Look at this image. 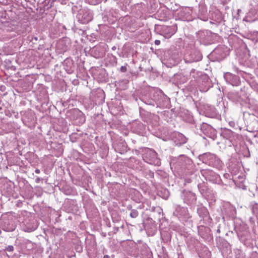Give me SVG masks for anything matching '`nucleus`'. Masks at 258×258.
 <instances>
[{
    "instance_id": "1",
    "label": "nucleus",
    "mask_w": 258,
    "mask_h": 258,
    "mask_svg": "<svg viewBox=\"0 0 258 258\" xmlns=\"http://www.w3.org/2000/svg\"><path fill=\"white\" fill-rule=\"evenodd\" d=\"M144 159L146 162L150 164L158 166L161 164L159 159L157 158V153L152 149L147 151L144 155Z\"/></svg>"
},
{
    "instance_id": "2",
    "label": "nucleus",
    "mask_w": 258,
    "mask_h": 258,
    "mask_svg": "<svg viewBox=\"0 0 258 258\" xmlns=\"http://www.w3.org/2000/svg\"><path fill=\"white\" fill-rule=\"evenodd\" d=\"M200 159L203 163L210 166H214L219 163V161L216 155L210 153H206L199 156Z\"/></svg>"
},
{
    "instance_id": "3",
    "label": "nucleus",
    "mask_w": 258,
    "mask_h": 258,
    "mask_svg": "<svg viewBox=\"0 0 258 258\" xmlns=\"http://www.w3.org/2000/svg\"><path fill=\"white\" fill-rule=\"evenodd\" d=\"M16 226L13 223L12 220L7 218L0 219V227L6 232H11L15 230Z\"/></svg>"
},
{
    "instance_id": "4",
    "label": "nucleus",
    "mask_w": 258,
    "mask_h": 258,
    "mask_svg": "<svg viewBox=\"0 0 258 258\" xmlns=\"http://www.w3.org/2000/svg\"><path fill=\"white\" fill-rule=\"evenodd\" d=\"M78 21L82 24H86L90 22L93 16L91 13L85 10H80L77 15Z\"/></svg>"
},
{
    "instance_id": "5",
    "label": "nucleus",
    "mask_w": 258,
    "mask_h": 258,
    "mask_svg": "<svg viewBox=\"0 0 258 258\" xmlns=\"http://www.w3.org/2000/svg\"><path fill=\"white\" fill-rule=\"evenodd\" d=\"M186 57V59L189 62H197L202 59V55L200 51L193 50Z\"/></svg>"
},
{
    "instance_id": "6",
    "label": "nucleus",
    "mask_w": 258,
    "mask_h": 258,
    "mask_svg": "<svg viewBox=\"0 0 258 258\" xmlns=\"http://www.w3.org/2000/svg\"><path fill=\"white\" fill-rule=\"evenodd\" d=\"M201 172L206 180L209 181L214 180L216 176V173L209 169H203L201 170Z\"/></svg>"
},
{
    "instance_id": "7",
    "label": "nucleus",
    "mask_w": 258,
    "mask_h": 258,
    "mask_svg": "<svg viewBox=\"0 0 258 258\" xmlns=\"http://www.w3.org/2000/svg\"><path fill=\"white\" fill-rule=\"evenodd\" d=\"M199 190L203 196H208L209 194V188L207 186V183L204 182L199 183L198 185Z\"/></svg>"
},
{
    "instance_id": "8",
    "label": "nucleus",
    "mask_w": 258,
    "mask_h": 258,
    "mask_svg": "<svg viewBox=\"0 0 258 258\" xmlns=\"http://www.w3.org/2000/svg\"><path fill=\"white\" fill-rule=\"evenodd\" d=\"M234 132H233L232 131L224 128L223 130L222 133H221V136L226 139H229L230 140L234 137Z\"/></svg>"
},
{
    "instance_id": "9",
    "label": "nucleus",
    "mask_w": 258,
    "mask_h": 258,
    "mask_svg": "<svg viewBox=\"0 0 258 258\" xmlns=\"http://www.w3.org/2000/svg\"><path fill=\"white\" fill-rule=\"evenodd\" d=\"M211 128V126L206 123L203 122L200 124V129L205 134H207L208 133V131L210 130Z\"/></svg>"
},
{
    "instance_id": "10",
    "label": "nucleus",
    "mask_w": 258,
    "mask_h": 258,
    "mask_svg": "<svg viewBox=\"0 0 258 258\" xmlns=\"http://www.w3.org/2000/svg\"><path fill=\"white\" fill-rule=\"evenodd\" d=\"M152 224V225L150 227L151 229H155V226L153 223V220L151 218H148L146 219V222L145 223V227L147 229L149 228V224Z\"/></svg>"
},
{
    "instance_id": "11",
    "label": "nucleus",
    "mask_w": 258,
    "mask_h": 258,
    "mask_svg": "<svg viewBox=\"0 0 258 258\" xmlns=\"http://www.w3.org/2000/svg\"><path fill=\"white\" fill-rule=\"evenodd\" d=\"M130 215L132 218H136L138 216L139 212L137 210L132 209Z\"/></svg>"
},
{
    "instance_id": "12",
    "label": "nucleus",
    "mask_w": 258,
    "mask_h": 258,
    "mask_svg": "<svg viewBox=\"0 0 258 258\" xmlns=\"http://www.w3.org/2000/svg\"><path fill=\"white\" fill-rule=\"evenodd\" d=\"M7 251H13L14 250V247L13 245H9L6 248Z\"/></svg>"
},
{
    "instance_id": "13",
    "label": "nucleus",
    "mask_w": 258,
    "mask_h": 258,
    "mask_svg": "<svg viewBox=\"0 0 258 258\" xmlns=\"http://www.w3.org/2000/svg\"><path fill=\"white\" fill-rule=\"evenodd\" d=\"M126 67L125 66H122L121 68H120V71L121 72H123V73H124L126 71Z\"/></svg>"
},
{
    "instance_id": "14",
    "label": "nucleus",
    "mask_w": 258,
    "mask_h": 258,
    "mask_svg": "<svg viewBox=\"0 0 258 258\" xmlns=\"http://www.w3.org/2000/svg\"><path fill=\"white\" fill-rule=\"evenodd\" d=\"M97 48L96 47H93L91 50V52L94 53L95 55H97V52H95L97 50Z\"/></svg>"
},
{
    "instance_id": "15",
    "label": "nucleus",
    "mask_w": 258,
    "mask_h": 258,
    "mask_svg": "<svg viewBox=\"0 0 258 258\" xmlns=\"http://www.w3.org/2000/svg\"><path fill=\"white\" fill-rule=\"evenodd\" d=\"M38 40V38L37 37H33L31 39V41L34 42L35 41H37Z\"/></svg>"
},
{
    "instance_id": "16",
    "label": "nucleus",
    "mask_w": 258,
    "mask_h": 258,
    "mask_svg": "<svg viewBox=\"0 0 258 258\" xmlns=\"http://www.w3.org/2000/svg\"><path fill=\"white\" fill-rule=\"evenodd\" d=\"M200 7L202 9V12L204 13L205 12H206V9L205 8V7L203 6H200Z\"/></svg>"
},
{
    "instance_id": "17",
    "label": "nucleus",
    "mask_w": 258,
    "mask_h": 258,
    "mask_svg": "<svg viewBox=\"0 0 258 258\" xmlns=\"http://www.w3.org/2000/svg\"><path fill=\"white\" fill-rule=\"evenodd\" d=\"M182 144H184V143H186V139L184 137H182Z\"/></svg>"
},
{
    "instance_id": "18",
    "label": "nucleus",
    "mask_w": 258,
    "mask_h": 258,
    "mask_svg": "<svg viewBox=\"0 0 258 258\" xmlns=\"http://www.w3.org/2000/svg\"><path fill=\"white\" fill-rule=\"evenodd\" d=\"M155 44L156 45H159L160 44V41L159 40H156L155 41Z\"/></svg>"
},
{
    "instance_id": "19",
    "label": "nucleus",
    "mask_w": 258,
    "mask_h": 258,
    "mask_svg": "<svg viewBox=\"0 0 258 258\" xmlns=\"http://www.w3.org/2000/svg\"><path fill=\"white\" fill-rule=\"evenodd\" d=\"M40 178H39V177H37V178H36V179H35V181H36V183H39V181H40Z\"/></svg>"
},
{
    "instance_id": "20",
    "label": "nucleus",
    "mask_w": 258,
    "mask_h": 258,
    "mask_svg": "<svg viewBox=\"0 0 258 258\" xmlns=\"http://www.w3.org/2000/svg\"><path fill=\"white\" fill-rule=\"evenodd\" d=\"M35 173H40V170L39 169H36L35 170Z\"/></svg>"
},
{
    "instance_id": "21",
    "label": "nucleus",
    "mask_w": 258,
    "mask_h": 258,
    "mask_svg": "<svg viewBox=\"0 0 258 258\" xmlns=\"http://www.w3.org/2000/svg\"><path fill=\"white\" fill-rule=\"evenodd\" d=\"M255 208L258 209V204H256L253 207V210H254Z\"/></svg>"
},
{
    "instance_id": "22",
    "label": "nucleus",
    "mask_w": 258,
    "mask_h": 258,
    "mask_svg": "<svg viewBox=\"0 0 258 258\" xmlns=\"http://www.w3.org/2000/svg\"><path fill=\"white\" fill-rule=\"evenodd\" d=\"M103 258H110V256L108 255H105Z\"/></svg>"
},
{
    "instance_id": "23",
    "label": "nucleus",
    "mask_w": 258,
    "mask_h": 258,
    "mask_svg": "<svg viewBox=\"0 0 258 258\" xmlns=\"http://www.w3.org/2000/svg\"><path fill=\"white\" fill-rule=\"evenodd\" d=\"M118 230H119L118 227H116V228H115V230H115V231H114V233H116V231H118Z\"/></svg>"
},
{
    "instance_id": "24",
    "label": "nucleus",
    "mask_w": 258,
    "mask_h": 258,
    "mask_svg": "<svg viewBox=\"0 0 258 258\" xmlns=\"http://www.w3.org/2000/svg\"><path fill=\"white\" fill-rule=\"evenodd\" d=\"M217 232L218 233H220V230L219 229H218L217 230Z\"/></svg>"
},
{
    "instance_id": "25",
    "label": "nucleus",
    "mask_w": 258,
    "mask_h": 258,
    "mask_svg": "<svg viewBox=\"0 0 258 258\" xmlns=\"http://www.w3.org/2000/svg\"><path fill=\"white\" fill-rule=\"evenodd\" d=\"M113 49H115V47L114 46L113 48H112Z\"/></svg>"
},
{
    "instance_id": "26",
    "label": "nucleus",
    "mask_w": 258,
    "mask_h": 258,
    "mask_svg": "<svg viewBox=\"0 0 258 258\" xmlns=\"http://www.w3.org/2000/svg\"><path fill=\"white\" fill-rule=\"evenodd\" d=\"M1 233H2V231H1V230L0 229V234H1Z\"/></svg>"
},
{
    "instance_id": "27",
    "label": "nucleus",
    "mask_w": 258,
    "mask_h": 258,
    "mask_svg": "<svg viewBox=\"0 0 258 258\" xmlns=\"http://www.w3.org/2000/svg\"><path fill=\"white\" fill-rule=\"evenodd\" d=\"M63 42V40H62V41H60V42H59V43H60V42Z\"/></svg>"
}]
</instances>
